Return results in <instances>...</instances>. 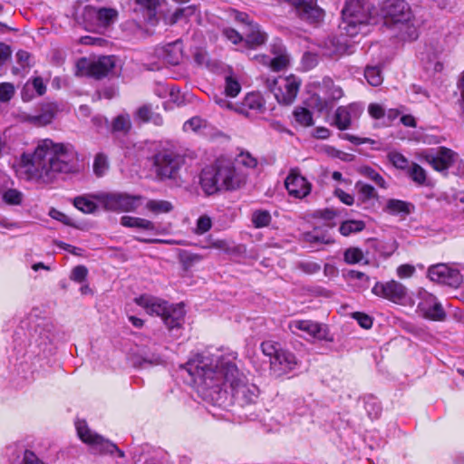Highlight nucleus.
Wrapping results in <instances>:
<instances>
[{"instance_id":"obj_1","label":"nucleus","mask_w":464,"mask_h":464,"mask_svg":"<svg viewBox=\"0 0 464 464\" xmlns=\"http://www.w3.org/2000/svg\"><path fill=\"white\" fill-rule=\"evenodd\" d=\"M181 369L188 372L198 392L206 399L218 400L227 386L231 389L235 401L241 406L254 403L258 398V387L247 382L228 358L209 353L197 354Z\"/></svg>"},{"instance_id":"obj_2","label":"nucleus","mask_w":464,"mask_h":464,"mask_svg":"<svg viewBox=\"0 0 464 464\" xmlns=\"http://www.w3.org/2000/svg\"><path fill=\"white\" fill-rule=\"evenodd\" d=\"M30 163L27 171L33 179L51 182L58 173H70L77 169V152L71 145L55 144L44 140L31 156L23 155Z\"/></svg>"},{"instance_id":"obj_3","label":"nucleus","mask_w":464,"mask_h":464,"mask_svg":"<svg viewBox=\"0 0 464 464\" xmlns=\"http://www.w3.org/2000/svg\"><path fill=\"white\" fill-rule=\"evenodd\" d=\"M380 22L379 12L372 0H348L342 10L340 30L350 37L366 34Z\"/></svg>"},{"instance_id":"obj_4","label":"nucleus","mask_w":464,"mask_h":464,"mask_svg":"<svg viewBox=\"0 0 464 464\" xmlns=\"http://www.w3.org/2000/svg\"><path fill=\"white\" fill-rule=\"evenodd\" d=\"M150 314L161 317L165 325L170 332L179 331L184 323L185 310L182 304H169L168 302L158 297L142 295L135 299Z\"/></svg>"},{"instance_id":"obj_5","label":"nucleus","mask_w":464,"mask_h":464,"mask_svg":"<svg viewBox=\"0 0 464 464\" xmlns=\"http://www.w3.org/2000/svg\"><path fill=\"white\" fill-rule=\"evenodd\" d=\"M380 21L387 25H401L407 28L409 38L416 39V29L409 24L412 17L411 10L404 0H386L380 9Z\"/></svg>"},{"instance_id":"obj_6","label":"nucleus","mask_w":464,"mask_h":464,"mask_svg":"<svg viewBox=\"0 0 464 464\" xmlns=\"http://www.w3.org/2000/svg\"><path fill=\"white\" fill-rule=\"evenodd\" d=\"M185 163L183 155L173 150L159 151L153 157V168L160 180L175 179Z\"/></svg>"},{"instance_id":"obj_7","label":"nucleus","mask_w":464,"mask_h":464,"mask_svg":"<svg viewBox=\"0 0 464 464\" xmlns=\"http://www.w3.org/2000/svg\"><path fill=\"white\" fill-rule=\"evenodd\" d=\"M105 210L113 212H131L140 205V196L121 192H98L92 196Z\"/></svg>"},{"instance_id":"obj_8","label":"nucleus","mask_w":464,"mask_h":464,"mask_svg":"<svg viewBox=\"0 0 464 464\" xmlns=\"http://www.w3.org/2000/svg\"><path fill=\"white\" fill-rule=\"evenodd\" d=\"M301 81L295 75L267 79L266 87L274 93L280 104L290 105L295 100Z\"/></svg>"},{"instance_id":"obj_9","label":"nucleus","mask_w":464,"mask_h":464,"mask_svg":"<svg viewBox=\"0 0 464 464\" xmlns=\"http://www.w3.org/2000/svg\"><path fill=\"white\" fill-rule=\"evenodd\" d=\"M79 438L91 445L93 450L99 453L113 454L116 452L119 458H124V452L120 450L116 444L105 440L101 435L92 432L87 426L85 420H77L75 423Z\"/></svg>"},{"instance_id":"obj_10","label":"nucleus","mask_w":464,"mask_h":464,"mask_svg":"<svg viewBox=\"0 0 464 464\" xmlns=\"http://www.w3.org/2000/svg\"><path fill=\"white\" fill-rule=\"evenodd\" d=\"M211 168L218 181V190H234L239 187L240 179L231 161L218 160Z\"/></svg>"},{"instance_id":"obj_11","label":"nucleus","mask_w":464,"mask_h":464,"mask_svg":"<svg viewBox=\"0 0 464 464\" xmlns=\"http://www.w3.org/2000/svg\"><path fill=\"white\" fill-rule=\"evenodd\" d=\"M319 93L314 94L316 99L315 106L319 111L327 110L332 107V103L341 99L343 92L340 86L334 84L329 77H324L316 83Z\"/></svg>"},{"instance_id":"obj_12","label":"nucleus","mask_w":464,"mask_h":464,"mask_svg":"<svg viewBox=\"0 0 464 464\" xmlns=\"http://www.w3.org/2000/svg\"><path fill=\"white\" fill-rule=\"evenodd\" d=\"M428 276L430 280L457 288L463 281L460 272L447 264L440 263L431 266L428 270Z\"/></svg>"},{"instance_id":"obj_13","label":"nucleus","mask_w":464,"mask_h":464,"mask_svg":"<svg viewBox=\"0 0 464 464\" xmlns=\"http://www.w3.org/2000/svg\"><path fill=\"white\" fill-rule=\"evenodd\" d=\"M114 66L115 59L113 56H102L92 62H89L86 59H81L77 63L79 70L84 71L86 75L96 79L105 77Z\"/></svg>"},{"instance_id":"obj_14","label":"nucleus","mask_w":464,"mask_h":464,"mask_svg":"<svg viewBox=\"0 0 464 464\" xmlns=\"http://www.w3.org/2000/svg\"><path fill=\"white\" fill-rule=\"evenodd\" d=\"M372 293L376 296L400 304L407 295V288L401 283L395 280L386 283L376 282L372 288Z\"/></svg>"},{"instance_id":"obj_15","label":"nucleus","mask_w":464,"mask_h":464,"mask_svg":"<svg viewBox=\"0 0 464 464\" xmlns=\"http://www.w3.org/2000/svg\"><path fill=\"white\" fill-rule=\"evenodd\" d=\"M288 327L293 334L302 331L307 335L318 339L332 342L327 327L311 320H295L289 323Z\"/></svg>"},{"instance_id":"obj_16","label":"nucleus","mask_w":464,"mask_h":464,"mask_svg":"<svg viewBox=\"0 0 464 464\" xmlns=\"http://www.w3.org/2000/svg\"><path fill=\"white\" fill-rule=\"evenodd\" d=\"M288 193L296 198H303L311 192V183L300 174L299 169H292L285 180Z\"/></svg>"},{"instance_id":"obj_17","label":"nucleus","mask_w":464,"mask_h":464,"mask_svg":"<svg viewBox=\"0 0 464 464\" xmlns=\"http://www.w3.org/2000/svg\"><path fill=\"white\" fill-rule=\"evenodd\" d=\"M298 364L295 355L282 348L279 353L270 362V371L276 377H281L293 370Z\"/></svg>"},{"instance_id":"obj_18","label":"nucleus","mask_w":464,"mask_h":464,"mask_svg":"<svg viewBox=\"0 0 464 464\" xmlns=\"http://www.w3.org/2000/svg\"><path fill=\"white\" fill-rule=\"evenodd\" d=\"M361 107L356 103L347 106H339L334 116V125L340 130H348L352 126L353 119L359 117Z\"/></svg>"},{"instance_id":"obj_19","label":"nucleus","mask_w":464,"mask_h":464,"mask_svg":"<svg viewBox=\"0 0 464 464\" xmlns=\"http://www.w3.org/2000/svg\"><path fill=\"white\" fill-rule=\"evenodd\" d=\"M455 156L450 149L440 147L435 153L426 154L424 159L435 170L445 171L453 164Z\"/></svg>"},{"instance_id":"obj_20","label":"nucleus","mask_w":464,"mask_h":464,"mask_svg":"<svg viewBox=\"0 0 464 464\" xmlns=\"http://www.w3.org/2000/svg\"><path fill=\"white\" fill-rule=\"evenodd\" d=\"M57 112V105L53 102H46L41 105V111L37 115H26L25 121L35 126H45L51 123Z\"/></svg>"},{"instance_id":"obj_21","label":"nucleus","mask_w":464,"mask_h":464,"mask_svg":"<svg viewBox=\"0 0 464 464\" xmlns=\"http://www.w3.org/2000/svg\"><path fill=\"white\" fill-rule=\"evenodd\" d=\"M265 110V102L259 93L251 92L246 95L241 104L237 105L235 111L239 114L249 117V111L262 112Z\"/></svg>"},{"instance_id":"obj_22","label":"nucleus","mask_w":464,"mask_h":464,"mask_svg":"<svg viewBox=\"0 0 464 464\" xmlns=\"http://www.w3.org/2000/svg\"><path fill=\"white\" fill-rule=\"evenodd\" d=\"M420 308L423 315L433 321H443L446 318V313L436 298L430 295L426 300L420 304Z\"/></svg>"},{"instance_id":"obj_23","label":"nucleus","mask_w":464,"mask_h":464,"mask_svg":"<svg viewBox=\"0 0 464 464\" xmlns=\"http://www.w3.org/2000/svg\"><path fill=\"white\" fill-rule=\"evenodd\" d=\"M200 185L204 192L208 195H212L219 191L213 168L207 167L202 169L200 174Z\"/></svg>"},{"instance_id":"obj_24","label":"nucleus","mask_w":464,"mask_h":464,"mask_svg":"<svg viewBox=\"0 0 464 464\" xmlns=\"http://www.w3.org/2000/svg\"><path fill=\"white\" fill-rule=\"evenodd\" d=\"M135 117L142 122H152L156 126H161L163 124L162 116L153 111L150 104L140 106L136 111Z\"/></svg>"},{"instance_id":"obj_25","label":"nucleus","mask_w":464,"mask_h":464,"mask_svg":"<svg viewBox=\"0 0 464 464\" xmlns=\"http://www.w3.org/2000/svg\"><path fill=\"white\" fill-rule=\"evenodd\" d=\"M121 225L126 227H133L143 230H155V225L152 221L130 216H123L121 218Z\"/></svg>"},{"instance_id":"obj_26","label":"nucleus","mask_w":464,"mask_h":464,"mask_svg":"<svg viewBox=\"0 0 464 464\" xmlns=\"http://www.w3.org/2000/svg\"><path fill=\"white\" fill-rule=\"evenodd\" d=\"M246 34V43L251 47H256L263 44L266 41V35L262 33L257 24H247V31Z\"/></svg>"},{"instance_id":"obj_27","label":"nucleus","mask_w":464,"mask_h":464,"mask_svg":"<svg viewBox=\"0 0 464 464\" xmlns=\"http://www.w3.org/2000/svg\"><path fill=\"white\" fill-rule=\"evenodd\" d=\"M119 16V12L111 7H101L96 11V18L102 26H110L114 24Z\"/></svg>"},{"instance_id":"obj_28","label":"nucleus","mask_w":464,"mask_h":464,"mask_svg":"<svg viewBox=\"0 0 464 464\" xmlns=\"http://www.w3.org/2000/svg\"><path fill=\"white\" fill-rule=\"evenodd\" d=\"M93 194L84 195L76 197L73 199L74 207L84 214L94 213L97 209V205L94 203L95 200L92 196Z\"/></svg>"},{"instance_id":"obj_29","label":"nucleus","mask_w":464,"mask_h":464,"mask_svg":"<svg viewBox=\"0 0 464 464\" xmlns=\"http://www.w3.org/2000/svg\"><path fill=\"white\" fill-rule=\"evenodd\" d=\"M274 53L276 56L273 59L266 56H264L263 59H266L265 63H268L273 71L279 72L288 65L289 56L285 50H279L278 53L274 51Z\"/></svg>"},{"instance_id":"obj_30","label":"nucleus","mask_w":464,"mask_h":464,"mask_svg":"<svg viewBox=\"0 0 464 464\" xmlns=\"http://www.w3.org/2000/svg\"><path fill=\"white\" fill-rule=\"evenodd\" d=\"M410 207H411V204L406 201L392 198L387 201L384 209H385V211H387L388 213H390L392 215H397V214L408 215L411 213Z\"/></svg>"},{"instance_id":"obj_31","label":"nucleus","mask_w":464,"mask_h":464,"mask_svg":"<svg viewBox=\"0 0 464 464\" xmlns=\"http://www.w3.org/2000/svg\"><path fill=\"white\" fill-rule=\"evenodd\" d=\"M146 208L156 214H164V213H169L173 209V205L171 202L168 200H157V199H150L146 203Z\"/></svg>"},{"instance_id":"obj_32","label":"nucleus","mask_w":464,"mask_h":464,"mask_svg":"<svg viewBox=\"0 0 464 464\" xmlns=\"http://www.w3.org/2000/svg\"><path fill=\"white\" fill-rule=\"evenodd\" d=\"M359 173L366 177L367 179L372 180L380 188H387L388 186L385 179L374 169L369 166H362L359 169Z\"/></svg>"},{"instance_id":"obj_33","label":"nucleus","mask_w":464,"mask_h":464,"mask_svg":"<svg viewBox=\"0 0 464 464\" xmlns=\"http://www.w3.org/2000/svg\"><path fill=\"white\" fill-rule=\"evenodd\" d=\"M365 224L361 220H346L343 221L340 227L339 231L343 236H349L352 233L361 232L364 229Z\"/></svg>"},{"instance_id":"obj_34","label":"nucleus","mask_w":464,"mask_h":464,"mask_svg":"<svg viewBox=\"0 0 464 464\" xmlns=\"http://www.w3.org/2000/svg\"><path fill=\"white\" fill-rule=\"evenodd\" d=\"M164 60L169 64H178L181 58L180 50L178 43L167 45L164 50Z\"/></svg>"},{"instance_id":"obj_35","label":"nucleus","mask_w":464,"mask_h":464,"mask_svg":"<svg viewBox=\"0 0 464 464\" xmlns=\"http://www.w3.org/2000/svg\"><path fill=\"white\" fill-rule=\"evenodd\" d=\"M195 13L194 5H188L185 7L178 8L169 17V24H175L182 19H187L192 16Z\"/></svg>"},{"instance_id":"obj_36","label":"nucleus","mask_w":464,"mask_h":464,"mask_svg":"<svg viewBox=\"0 0 464 464\" xmlns=\"http://www.w3.org/2000/svg\"><path fill=\"white\" fill-rule=\"evenodd\" d=\"M241 91L239 82L232 75L225 77L224 92L227 97H236Z\"/></svg>"},{"instance_id":"obj_37","label":"nucleus","mask_w":464,"mask_h":464,"mask_svg":"<svg viewBox=\"0 0 464 464\" xmlns=\"http://www.w3.org/2000/svg\"><path fill=\"white\" fill-rule=\"evenodd\" d=\"M407 173L418 185H423L426 181V171L417 163H412L408 168Z\"/></svg>"},{"instance_id":"obj_38","label":"nucleus","mask_w":464,"mask_h":464,"mask_svg":"<svg viewBox=\"0 0 464 464\" xmlns=\"http://www.w3.org/2000/svg\"><path fill=\"white\" fill-rule=\"evenodd\" d=\"M131 128L130 118L128 114L118 115L112 122V130L114 132H128Z\"/></svg>"},{"instance_id":"obj_39","label":"nucleus","mask_w":464,"mask_h":464,"mask_svg":"<svg viewBox=\"0 0 464 464\" xmlns=\"http://www.w3.org/2000/svg\"><path fill=\"white\" fill-rule=\"evenodd\" d=\"M364 76L369 84L372 86H379L383 81L380 69L375 66L366 67L364 71Z\"/></svg>"},{"instance_id":"obj_40","label":"nucleus","mask_w":464,"mask_h":464,"mask_svg":"<svg viewBox=\"0 0 464 464\" xmlns=\"http://www.w3.org/2000/svg\"><path fill=\"white\" fill-rule=\"evenodd\" d=\"M363 257V253L359 247H349L343 253L344 261L350 265L360 263Z\"/></svg>"},{"instance_id":"obj_41","label":"nucleus","mask_w":464,"mask_h":464,"mask_svg":"<svg viewBox=\"0 0 464 464\" xmlns=\"http://www.w3.org/2000/svg\"><path fill=\"white\" fill-rule=\"evenodd\" d=\"M109 169L107 157L103 153H98L93 162V171L98 177H102Z\"/></svg>"},{"instance_id":"obj_42","label":"nucleus","mask_w":464,"mask_h":464,"mask_svg":"<svg viewBox=\"0 0 464 464\" xmlns=\"http://www.w3.org/2000/svg\"><path fill=\"white\" fill-rule=\"evenodd\" d=\"M3 201L7 205L19 206L23 201V194L17 189L9 188L3 194Z\"/></svg>"},{"instance_id":"obj_43","label":"nucleus","mask_w":464,"mask_h":464,"mask_svg":"<svg viewBox=\"0 0 464 464\" xmlns=\"http://www.w3.org/2000/svg\"><path fill=\"white\" fill-rule=\"evenodd\" d=\"M355 188L358 190L364 201L377 198V193L372 185L366 184L362 181H358L355 184Z\"/></svg>"},{"instance_id":"obj_44","label":"nucleus","mask_w":464,"mask_h":464,"mask_svg":"<svg viewBox=\"0 0 464 464\" xmlns=\"http://www.w3.org/2000/svg\"><path fill=\"white\" fill-rule=\"evenodd\" d=\"M271 215L267 210H256L252 214V222L256 227H263L269 225Z\"/></svg>"},{"instance_id":"obj_45","label":"nucleus","mask_w":464,"mask_h":464,"mask_svg":"<svg viewBox=\"0 0 464 464\" xmlns=\"http://www.w3.org/2000/svg\"><path fill=\"white\" fill-rule=\"evenodd\" d=\"M295 119L303 126H311L313 124V116L309 110L305 108H296L294 111Z\"/></svg>"},{"instance_id":"obj_46","label":"nucleus","mask_w":464,"mask_h":464,"mask_svg":"<svg viewBox=\"0 0 464 464\" xmlns=\"http://www.w3.org/2000/svg\"><path fill=\"white\" fill-rule=\"evenodd\" d=\"M261 350L263 353L269 357V362L274 359L282 350L279 343L273 341H265L261 343Z\"/></svg>"},{"instance_id":"obj_47","label":"nucleus","mask_w":464,"mask_h":464,"mask_svg":"<svg viewBox=\"0 0 464 464\" xmlns=\"http://www.w3.org/2000/svg\"><path fill=\"white\" fill-rule=\"evenodd\" d=\"M390 162L396 168L400 169H406L409 166V160L400 152L398 151H391L387 155Z\"/></svg>"},{"instance_id":"obj_48","label":"nucleus","mask_w":464,"mask_h":464,"mask_svg":"<svg viewBox=\"0 0 464 464\" xmlns=\"http://www.w3.org/2000/svg\"><path fill=\"white\" fill-rule=\"evenodd\" d=\"M15 94V87L11 82L0 83V102H8Z\"/></svg>"},{"instance_id":"obj_49","label":"nucleus","mask_w":464,"mask_h":464,"mask_svg":"<svg viewBox=\"0 0 464 464\" xmlns=\"http://www.w3.org/2000/svg\"><path fill=\"white\" fill-rule=\"evenodd\" d=\"M304 239L309 243L331 244L334 242L330 237L324 234H319L317 231L304 234Z\"/></svg>"},{"instance_id":"obj_50","label":"nucleus","mask_w":464,"mask_h":464,"mask_svg":"<svg viewBox=\"0 0 464 464\" xmlns=\"http://www.w3.org/2000/svg\"><path fill=\"white\" fill-rule=\"evenodd\" d=\"M347 276L349 279L360 281L359 286L363 289L368 288L370 285V284H369L370 277L362 272L356 271V270H350L347 273Z\"/></svg>"},{"instance_id":"obj_51","label":"nucleus","mask_w":464,"mask_h":464,"mask_svg":"<svg viewBox=\"0 0 464 464\" xmlns=\"http://www.w3.org/2000/svg\"><path fill=\"white\" fill-rule=\"evenodd\" d=\"M202 259L203 256L199 254L190 253L188 251H183L180 254V260L187 267L192 266L194 264L200 262Z\"/></svg>"},{"instance_id":"obj_52","label":"nucleus","mask_w":464,"mask_h":464,"mask_svg":"<svg viewBox=\"0 0 464 464\" xmlns=\"http://www.w3.org/2000/svg\"><path fill=\"white\" fill-rule=\"evenodd\" d=\"M203 127H206V121L198 116L188 120L183 126L185 130H191L193 131H198Z\"/></svg>"},{"instance_id":"obj_53","label":"nucleus","mask_w":464,"mask_h":464,"mask_svg":"<svg viewBox=\"0 0 464 464\" xmlns=\"http://www.w3.org/2000/svg\"><path fill=\"white\" fill-rule=\"evenodd\" d=\"M333 44H336L334 53L339 55L343 54H351L353 53V46L349 44L346 41H342L340 39H334Z\"/></svg>"},{"instance_id":"obj_54","label":"nucleus","mask_w":464,"mask_h":464,"mask_svg":"<svg viewBox=\"0 0 464 464\" xmlns=\"http://www.w3.org/2000/svg\"><path fill=\"white\" fill-rule=\"evenodd\" d=\"M353 318H354L360 326L364 329H370L372 326V319L366 314L355 312L353 314Z\"/></svg>"},{"instance_id":"obj_55","label":"nucleus","mask_w":464,"mask_h":464,"mask_svg":"<svg viewBox=\"0 0 464 464\" xmlns=\"http://www.w3.org/2000/svg\"><path fill=\"white\" fill-rule=\"evenodd\" d=\"M88 269L84 266H75L71 274L70 278L75 282L82 283L86 279Z\"/></svg>"},{"instance_id":"obj_56","label":"nucleus","mask_w":464,"mask_h":464,"mask_svg":"<svg viewBox=\"0 0 464 464\" xmlns=\"http://www.w3.org/2000/svg\"><path fill=\"white\" fill-rule=\"evenodd\" d=\"M31 82V89L35 91L38 96H42L46 92V85L42 77L37 76L29 80Z\"/></svg>"},{"instance_id":"obj_57","label":"nucleus","mask_w":464,"mask_h":464,"mask_svg":"<svg viewBox=\"0 0 464 464\" xmlns=\"http://www.w3.org/2000/svg\"><path fill=\"white\" fill-rule=\"evenodd\" d=\"M211 219L208 216H201L197 222V233L203 234L211 228Z\"/></svg>"},{"instance_id":"obj_58","label":"nucleus","mask_w":464,"mask_h":464,"mask_svg":"<svg viewBox=\"0 0 464 464\" xmlns=\"http://www.w3.org/2000/svg\"><path fill=\"white\" fill-rule=\"evenodd\" d=\"M135 3L153 14H155L160 4V0H135Z\"/></svg>"},{"instance_id":"obj_59","label":"nucleus","mask_w":464,"mask_h":464,"mask_svg":"<svg viewBox=\"0 0 464 464\" xmlns=\"http://www.w3.org/2000/svg\"><path fill=\"white\" fill-rule=\"evenodd\" d=\"M49 215L52 218L62 222L64 225L72 226V218L68 217L66 214L57 210L55 208H52L49 212Z\"/></svg>"},{"instance_id":"obj_60","label":"nucleus","mask_w":464,"mask_h":464,"mask_svg":"<svg viewBox=\"0 0 464 464\" xmlns=\"http://www.w3.org/2000/svg\"><path fill=\"white\" fill-rule=\"evenodd\" d=\"M223 34L227 40L231 41L234 44H237L243 40L242 35L237 31L232 28H224Z\"/></svg>"},{"instance_id":"obj_61","label":"nucleus","mask_w":464,"mask_h":464,"mask_svg":"<svg viewBox=\"0 0 464 464\" xmlns=\"http://www.w3.org/2000/svg\"><path fill=\"white\" fill-rule=\"evenodd\" d=\"M368 111L374 119H382L385 115L384 108L378 103H371L368 107Z\"/></svg>"},{"instance_id":"obj_62","label":"nucleus","mask_w":464,"mask_h":464,"mask_svg":"<svg viewBox=\"0 0 464 464\" xmlns=\"http://www.w3.org/2000/svg\"><path fill=\"white\" fill-rule=\"evenodd\" d=\"M300 269L309 275L315 274L320 271L321 266L315 262H304L299 265Z\"/></svg>"},{"instance_id":"obj_63","label":"nucleus","mask_w":464,"mask_h":464,"mask_svg":"<svg viewBox=\"0 0 464 464\" xmlns=\"http://www.w3.org/2000/svg\"><path fill=\"white\" fill-rule=\"evenodd\" d=\"M21 464H44L31 450H25Z\"/></svg>"},{"instance_id":"obj_64","label":"nucleus","mask_w":464,"mask_h":464,"mask_svg":"<svg viewBox=\"0 0 464 464\" xmlns=\"http://www.w3.org/2000/svg\"><path fill=\"white\" fill-rule=\"evenodd\" d=\"M335 195L337 198L345 205L351 206L353 204L354 198L353 195L346 193L341 188H337L335 190Z\"/></svg>"}]
</instances>
